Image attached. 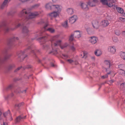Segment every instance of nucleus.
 I'll list each match as a JSON object with an SVG mask.
<instances>
[{
    "mask_svg": "<svg viewBox=\"0 0 125 125\" xmlns=\"http://www.w3.org/2000/svg\"><path fill=\"white\" fill-rule=\"evenodd\" d=\"M92 24L93 27L94 28L97 29L99 26L98 22L97 20L94 21L92 22Z\"/></svg>",
    "mask_w": 125,
    "mask_h": 125,
    "instance_id": "19",
    "label": "nucleus"
},
{
    "mask_svg": "<svg viewBox=\"0 0 125 125\" xmlns=\"http://www.w3.org/2000/svg\"><path fill=\"white\" fill-rule=\"evenodd\" d=\"M48 25V24H46L44 26L42 30L40 31L39 32V33L37 34L39 36L42 35L44 34L42 33L43 32L46 31H48L51 33H53L55 31V30L54 29L51 28H49L48 29L47 28H46Z\"/></svg>",
    "mask_w": 125,
    "mask_h": 125,
    "instance_id": "4",
    "label": "nucleus"
},
{
    "mask_svg": "<svg viewBox=\"0 0 125 125\" xmlns=\"http://www.w3.org/2000/svg\"><path fill=\"white\" fill-rule=\"evenodd\" d=\"M47 37L45 36V37H42L40 38V39L41 40V41H45V39L46 38H47Z\"/></svg>",
    "mask_w": 125,
    "mask_h": 125,
    "instance_id": "45",
    "label": "nucleus"
},
{
    "mask_svg": "<svg viewBox=\"0 0 125 125\" xmlns=\"http://www.w3.org/2000/svg\"><path fill=\"white\" fill-rule=\"evenodd\" d=\"M9 116L10 117V118H9V120L10 121L12 120V118L11 116V115H10V116Z\"/></svg>",
    "mask_w": 125,
    "mask_h": 125,
    "instance_id": "50",
    "label": "nucleus"
},
{
    "mask_svg": "<svg viewBox=\"0 0 125 125\" xmlns=\"http://www.w3.org/2000/svg\"><path fill=\"white\" fill-rule=\"evenodd\" d=\"M111 73V72H110L109 73H107V74L104 75H103L102 77V79H104L107 78L108 77V75L110 74Z\"/></svg>",
    "mask_w": 125,
    "mask_h": 125,
    "instance_id": "39",
    "label": "nucleus"
},
{
    "mask_svg": "<svg viewBox=\"0 0 125 125\" xmlns=\"http://www.w3.org/2000/svg\"><path fill=\"white\" fill-rule=\"evenodd\" d=\"M18 38L17 37H14L12 38H11L10 40V42H11L15 41L16 40H18Z\"/></svg>",
    "mask_w": 125,
    "mask_h": 125,
    "instance_id": "36",
    "label": "nucleus"
},
{
    "mask_svg": "<svg viewBox=\"0 0 125 125\" xmlns=\"http://www.w3.org/2000/svg\"><path fill=\"white\" fill-rule=\"evenodd\" d=\"M40 5V4H38L34 5L31 7V9H32L37 8Z\"/></svg>",
    "mask_w": 125,
    "mask_h": 125,
    "instance_id": "37",
    "label": "nucleus"
},
{
    "mask_svg": "<svg viewBox=\"0 0 125 125\" xmlns=\"http://www.w3.org/2000/svg\"><path fill=\"white\" fill-rule=\"evenodd\" d=\"M38 24L41 25H44V26L46 24L48 23L47 22H45L43 20L41 19L38 22Z\"/></svg>",
    "mask_w": 125,
    "mask_h": 125,
    "instance_id": "24",
    "label": "nucleus"
},
{
    "mask_svg": "<svg viewBox=\"0 0 125 125\" xmlns=\"http://www.w3.org/2000/svg\"><path fill=\"white\" fill-rule=\"evenodd\" d=\"M100 1L103 4L106 5L109 7L113 6L114 2L113 0H100Z\"/></svg>",
    "mask_w": 125,
    "mask_h": 125,
    "instance_id": "5",
    "label": "nucleus"
},
{
    "mask_svg": "<svg viewBox=\"0 0 125 125\" xmlns=\"http://www.w3.org/2000/svg\"><path fill=\"white\" fill-rule=\"evenodd\" d=\"M51 66H54V64H52V65H51Z\"/></svg>",
    "mask_w": 125,
    "mask_h": 125,
    "instance_id": "61",
    "label": "nucleus"
},
{
    "mask_svg": "<svg viewBox=\"0 0 125 125\" xmlns=\"http://www.w3.org/2000/svg\"><path fill=\"white\" fill-rule=\"evenodd\" d=\"M71 50L73 51H74L75 50V48L73 46H72L71 47Z\"/></svg>",
    "mask_w": 125,
    "mask_h": 125,
    "instance_id": "48",
    "label": "nucleus"
},
{
    "mask_svg": "<svg viewBox=\"0 0 125 125\" xmlns=\"http://www.w3.org/2000/svg\"><path fill=\"white\" fill-rule=\"evenodd\" d=\"M19 21L18 20H17L14 24V25L15 26V27L14 28L11 29V30H13L15 29L18 28L21 26V24L20 23H19L17 25H16L18 23Z\"/></svg>",
    "mask_w": 125,
    "mask_h": 125,
    "instance_id": "20",
    "label": "nucleus"
},
{
    "mask_svg": "<svg viewBox=\"0 0 125 125\" xmlns=\"http://www.w3.org/2000/svg\"><path fill=\"white\" fill-rule=\"evenodd\" d=\"M108 51L112 54H114L115 52L116 48L115 46H114L108 47Z\"/></svg>",
    "mask_w": 125,
    "mask_h": 125,
    "instance_id": "12",
    "label": "nucleus"
},
{
    "mask_svg": "<svg viewBox=\"0 0 125 125\" xmlns=\"http://www.w3.org/2000/svg\"><path fill=\"white\" fill-rule=\"evenodd\" d=\"M91 58L92 59H93V60H95V57L94 56H93L91 57Z\"/></svg>",
    "mask_w": 125,
    "mask_h": 125,
    "instance_id": "55",
    "label": "nucleus"
},
{
    "mask_svg": "<svg viewBox=\"0 0 125 125\" xmlns=\"http://www.w3.org/2000/svg\"><path fill=\"white\" fill-rule=\"evenodd\" d=\"M73 34H72L69 37V40L70 41H73V36H74Z\"/></svg>",
    "mask_w": 125,
    "mask_h": 125,
    "instance_id": "40",
    "label": "nucleus"
},
{
    "mask_svg": "<svg viewBox=\"0 0 125 125\" xmlns=\"http://www.w3.org/2000/svg\"><path fill=\"white\" fill-rule=\"evenodd\" d=\"M74 63H75V65H77V64H79V63L78 62L76 61H74Z\"/></svg>",
    "mask_w": 125,
    "mask_h": 125,
    "instance_id": "53",
    "label": "nucleus"
},
{
    "mask_svg": "<svg viewBox=\"0 0 125 125\" xmlns=\"http://www.w3.org/2000/svg\"><path fill=\"white\" fill-rule=\"evenodd\" d=\"M11 14V12H9L8 13V15H10Z\"/></svg>",
    "mask_w": 125,
    "mask_h": 125,
    "instance_id": "59",
    "label": "nucleus"
},
{
    "mask_svg": "<svg viewBox=\"0 0 125 125\" xmlns=\"http://www.w3.org/2000/svg\"><path fill=\"white\" fill-rule=\"evenodd\" d=\"M77 18V16L74 15L69 18V22L71 24L73 23L76 21Z\"/></svg>",
    "mask_w": 125,
    "mask_h": 125,
    "instance_id": "13",
    "label": "nucleus"
},
{
    "mask_svg": "<svg viewBox=\"0 0 125 125\" xmlns=\"http://www.w3.org/2000/svg\"><path fill=\"white\" fill-rule=\"evenodd\" d=\"M122 34L123 35L125 36V31L123 32Z\"/></svg>",
    "mask_w": 125,
    "mask_h": 125,
    "instance_id": "56",
    "label": "nucleus"
},
{
    "mask_svg": "<svg viewBox=\"0 0 125 125\" xmlns=\"http://www.w3.org/2000/svg\"><path fill=\"white\" fill-rule=\"evenodd\" d=\"M53 5L51 2H49L46 4L45 7L46 9L52 10Z\"/></svg>",
    "mask_w": 125,
    "mask_h": 125,
    "instance_id": "17",
    "label": "nucleus"
},
{
    "mask_svg": "<svg viewBox=\"0 0 125 125\" xmlns=\"http://www.w3.org/2000/svg\"><path fill=\"white\" fill-rule=\"evenodd\" d=\"M66 61L67 62L70 63H72L74 62L71 59L67 60H66Z\"/></svg>",
    "mask_w": 125,
    "mask_h": 125,
    "instance_id": "46",
    "label": "nucleus"
},
{
    "mask_svg": "<svg viewBox=\"0 0 125 125\" xmlns=\"http://www.w3.org/2000/svg\"><path fill=\"white\" fill-rule=\"evenodd\" d=\"M114 81L113 80H111L109 81V82L110 83H113L114 82Z\"/></svg>",
    "mask_w": 125,
    "mask_h": 125,
    "instance_id": "54",
    "label": "nucleus"
},
{
    "mask_svg": "<svg viewBox=\"0 0 125 125\" xmlns=\"http://www.w3.org/2000/svg\"><path fill=\"white\" fill-rule=\"evenodd\" d=\"M104 62L105 64L107 66H108L109 67V68H106V71H107L108 70V69H109L111 65L110 61L108 60H105L104 61Z\"/></svg>",
    "mask_w": 125,
    "mask_h": 125,
    "instance_id": "23",
    "label": "nucleus"
},
{
    "mask_svg": "<svg viewBox=\"0 0 125 125\" xmlns=\"http://www.w3.org/2000/svg\"><path fill=\"white\" fill-rule=\"evenodd\" d=\"M13 94H11V96H13Z\"/></svg>",
    "mask_w": 125,
    "mask_h": 125,
    "instance_id": "62",
    "label": "nucleus"
},
{
    "mask_svg": "<svg viewBox=\"0 0 125 125\" xmlns=\"http://www.w3.org/2000/svg\"><path fill=\"white\" fill-rule=\"evenodd\" d=\"M11 56L10 54H7L4 56L3 59H2L1 57H0V67L3 62L8 59Z\"/></svg>",
    "mask_w": 125,
    "mask_h": 125,
    "instance_id": "11",
    "label": "nucleus"
},
{
    "mask_svg": "<svg viewBox=\"0 0 125 125\" xmlns=\"http://www.w3.org/2000/svg\"><path fill=\"white\" fill-rule=\"evenodd\" d=\"M92 2H94L95 4L96 3H97L98 2L97 0H93V1H92Z\"/></svg>",
    "mask_w": 125,
    "mask_h": 125,
    "instance_id": "49",
    "label": "nucleus"
},
{
    "mask_svg": "<svg viewBox=\"0 0 125 125\" xmlns=\"http://www.w3.org/2000/svg\"><path fill=\"white\" fill-rule=\"evenodd\" d=\"M94 54L96 56H99L102 54V52L100 50H97L95 52Z\"/></svg>",
    "mask_w": 125,
    "mask_h": 125,
    "instance_id": "22",
    "label": "nucleus"
},
{
    "mask_svg": "<svg viewBox=\"0 0 125 125\" xmlns=\"http://www.w3.org/2000/svg\"><path fill=\"white\" fill-rule=\"evenodd\" d=\"M81 6L82 8L85 10H87L88 9V8L86 4L84 3H82L81 4Z\"/></svg>",
    "mask_w": 125,
    "mask_h": 125,
    "instance_id": "21",
    "label": "nucleus"
},
{
    "mask_svg": "<svg viewBox=\"0 0 125 125\" xmlns=\"http://www.w3.org/2000/svg\"><path fill=\"white\" fill-rule=\"evenodd\" d=\"M26 116H23L22 115H20L16 118L15 120L16 123L22 121L23 119H25L26 118Z\"/></svg>",
    "mask_w": 125,
    "mask_h": 125,
    "instance_id": "14",
    "label": "nucleus"
},
{
    "mask_svg": "<svg viewBox=\"0 0 125 125\" xmlns=\"http://www.w3.org/2000/svg\"><path fill=\"white\" fill-rule=\"evenodd\" d=\"M67 11L69 14H73V9L71 8H68L67 10Z\"/></svg>",
    "mask_w": 125,
    "mask_h": 125,
    "instance_id": "26",
    "label": "nucleus"
},
{
    "mask_svg": "<svg viewBox=\"0 0 125 125\" xmlns=\"http://www.w3.org/2000/svg\"><path fill=\"white\" fill-rule=\"evenodd\" d=\"M87 53L86 52H82L80 55L82 58H85L87 56Z\"/></svg>",
    "mask_w": 125,
    "mask_h": 125,
    "instance_id": "30",
    "label": "nucleus"
},
{
    "mask_svg": "<svg viewBox=\"0 0 125 125\" xmlns=\"http://www.w3.org/2000/svg\"><path fill=\"white\" fill-rule=\"evenodd\" d=\"M29 50H31V52L32 53H33L34 54H35V52L32 49L31 47H29L28 48L26 49H25L24 51L18 52L17 53L18 57H19L23 59L27 56H26L25 57H24V54L26 52Z\"/></svg>",
    "mask_w": 125,
    "mask_h": 125,
    "instance_id": "3",
    "label": "nucleus"
},
{
    "mask_svg": "<svg viewBox=\"0 0 125 125\" xmlns=\"http://www.w3.org/2000/svg\"><path fill=\"white\" fill-rule=\"evenodd\" d=\"M7 52V50L6 49H4L2 51V53L3 54H6Z\"/></svg>",
    "mask_w": 125,
    "mask_h": 125,
    "instance_id": "47",
    "label": "nucleus"
},
{
    "mask_svg": "<svg viewBox=\"0 0 125 125\" xmlns=\"http://www.w3.org/2000/svg\"><path fill=\"white\" fill-rule=\"evenodd\" d=\"M119 19L122 22L125 23V18H124L122 17H119Z\"/></svg>",
    "mask_w": 125,
    "mask_h": 125,
    "instance_id": "43",
    "label": "nucleus"
},
{
    "mask_svg": "<svg viewBox=\"0 0 125 125\" xmlns=\"http://www.w3.org/2000/svg\"><path fill=\"white\" fill-rule=\"evenodd\" d=\"M9 43H8V44H9Z\"/></svg>",
    "mask_w": 125,
    "mask_h": 125,
    "instance_id": "64",
    "label": "nucleus"
},
{
    "mask_svg": "<svg viewBox=\"0 0 125 125\" xmlns=\"http://www.w3.org/2000/svg\"><path fill=\"white\" fill-rule=\"evenodd\" d=\"M81 33L79 31H76L74 32V35L75 38H78L81 37Z\"/></svg>",
    "mask_w": 125,
    "mask_h": 125,
    "instance_id": "18",
    "label": "nucleus"
},
{
    "mask_svg": "<svg viewBox=\"0 0 125 125\" xmlns=\"http://www.w3.org/2000/svg\"><path fill=\"white\" fill-rule=\"evenodd\" d=\"M1 125H7V124L5 122H3V124Z\"/></svg>",
    "mask_w": 125,
    "mask_h": 125,
    "instance_id": "57",
    "label": "nucleus"
},
{
    "mask_svg": "<svg viewBox=\"0 0 125 125\" xmlns=\"http://www.w3.org/2000/svg\"><path fill=\"white\" fill-rule=\"evenodd\" d=\"M59 37V35H57L52 37L51 39V47L49 45L46 46V48L48 50L52 49V51L49 52V53L56 55L57 53V50L55 49L56 47L59 46L61 49H63L68 45V44L67 43H65L62 45H61L62 41L61 40H59L55 42L56 39Z\"/></svg>",
    "mask_w": 125,
    "mask_h": 125,
    "instance_id": "1",
    "label": "nucleus"
},
{
    "mask_svg": "<svg viewBox=\"0 0 125 125\" xmlns=\"http://www.w3.org/2000/svg\"><path fill=\"white\" fill-rule=\"evenodd\" d=\"M116 9L118 12L121 14L123 13L124 10L122 8L116 7Z\"/></svg>",
    "mask_w": 125,
    "mask_h": 125,
    "instance_id": "27",
    "label": "nucleus"
},
{
    "mask_svg": "<svg viewBox=\"0 0 125 125\" xmlns=\"http://www.w3.org/2000/svg\"><path fill=\"white\" fill-rule=\"evenodd\" d=\"M60 13L57 11H54L53 12L50 13L49 14V15L52 19L53 17L56 18L59 16Z\"/></svg>",
    "mask_w": 125,
    "mask_h": 125,
    "instance_id": "9",
    "label": "nucleus"
},
{
    "mask_svg": "<svg viewBox=\"0 0 125 125\" xmlns=\"http://www.w3.org/2000/svg\"><path fill=\"white\" fill-rule=\"evenodd\" d=\"M123 14H124V16H125V12H124V13H123Z\"/></svg>",
    "mask_w": 125,
    "mask_h": 125,
    "instance_id": "63",
    "label": "nucleus"
},
{
    "mask_svg": "<svg viewBox=\"0 0 125 125\" xmlns=\"http://www.w3.org/2000/svg\"><path fill=\"white\" fill-rule=\"evenodd\" d=\"M22 32L24 36L28 35L29 34V31L28 29V27L26 26H24L23 28Z\"/></svg>",
    "mask_w": 125,
    "mask_h": 125,
    "instance_id": "8",
    "label": "nucleus"
},
{
    "mask_svg": "<svg viewBox=\"0 0 125 125\" xmlns=\"http://www.w3.org/2000/svg\"><path fill=\"white\" fill-rule=\"evenodd\" d=\"M15 65L13 64H10L9 66L8 69L9 70H10L15 67Z\"/></svg>",
    "mask_w": 125,
    "mask_h": 125,
    "instance_id": "38",
    "label": "nucleus"
},
{
    "mask_svg": "<svg viewBox=\"0 0 125 125\" xmlns=\"http://www.w3.org/2000/svg\"><path fill=\"white\" fill-rule=\"evenodd\" d=\"M120 88L123 90H125V83H122L121 84Z\"/></svg>",
    "mask_w": 125,
    "mask_h": 125,
    "instance_id": "34",
    "label": "nucleus"
},
{
    "mask_svg": "<svg viewBox=\"0 0 125 125\" xmlns=\"http://www.w3.org/2000/svg\"><path fill=\"white\" fill-rule=\"evenodd\" d=\"M3 115L5 117H8L9 116H10V112L9 110H8L6 112L4 113Z\"/></svg>",
    "mask_w": 125,
    "mask_h": 125,
    "instance_id": "25",
    "label": "nucleus"
},
{
    "mask_svg": "<svg viewBox=\"0 0 125 125\" xmlns=\"http://www.w3.org/2000/svg\"><path fill=\"white\" fill-rule=\"evenodd\" d=\"M53 2H56L58 0H52Z\"/></svg>",
    "mask_w": 125,
    "mask_h": 125,
    "instance_id": "58",
    "label": "nucleus"
},
{
    "mask_svg": "<svg viewBox=\"0 0 125 125\" xmlns=\"http://www.w3.org/2000/svg\"><path fill=\"white\" fill-rule=\"evenodd\" d=\"M119 54L121 58L124 60H125V52H121Z\"/></svg>",
    "mask_w": 125,
    "mask_h": 125,
    "instance_id": "28",
    "label": "nucleus"
},
{
    "mask_svg": "<svg viewBox=\"0 0 125 125\" xmlns=\"http://www.w3.org/2000/svg\"><path fill=\"white\" fill-rule=\"evenodd\" d=\"M62 25L63 27L65 28H67L68 27L67 21H66L62 23Z\"/></svg>",
    "mask_w": 125,
    "mask_h": 125,
    "instance_id": "31",
    "label": "nucleus"
},
{
    "mask_svg": "<svg viewBox=\"0 0 125 125\" xmlns=\"http://www.w3.org/2000/svg\"><path fill=\"white\" fill-rule=\"evenodd\" d=\"M113 40L115 42H117L118 41V38L115 37H114L113 38Z\"/></svg>",
    "mask_w": 125,
    "mask_h": 125,
    "instance_id": "35",
    "label": "nucleus"
},
{
    "mask_svg": "<svg viewBox=\"0 0 125 125\" xmlns=\"http://www.w3.org/2000/svg\"><path fill=\"white\" fill-rule=\"evenodd\" d=\"M21 67H18V68H17V69H16V70H15V72H16V71H17V70H19L21 69Z\"/></svg>",
    "mask_w": 125,
    "mask_h": 125,
    "instance_id": "52",
    "label": "nucleus"
},
{
    "mask_svg": "<svg viewBox=\"0 0 125 125\" xmlns=\"http://www.w3.org/2000/svg\"><path fill=\"white\" fill-rule=\"evenodd\" d=\"M12 85H10L8 87V88L9 89H10L12 87Z\"/></svg>",
    "mask_w": 125,
    "mask_h": 125,
    "instance_id": "51",
    "label": "nucleus"
},
{
    "mask_svg": "<svg viewBox=\"0 0 125 125\" xmlns=\"http://www.w3.org/2000/svg\"><path fill=\"white\" fill-rule=\"evenodd\" d=\"M8 97V96L7 97H5V99H7V98Z\"/></svg>",
    "mask_w": 125,
    "mask_h": 125,
    "instance_id": "60",
    "label": "nucleus"
},
{
    "mask_svg": "<svg viewBox=\"0 0 125 125\" xmlns=\"http://www.w3.org/2000/svg\"><path fill=\"white\" fill-rule=\"evenodd\" d=\"M89 39V42L92 44H95L98 40V38L95 36L90 37Z\"/></svg>",
    "mask_w": 125,
    "mask_h": 125,
    "instance_id": "10",
    "label": "nucleus"
},
{
    "mask_svg": "<svg viewBox=\"0 0 125 125\" xmlns=\"http://www.w3.org/2000/svg\"><path fill=\"white\" fill-rule=\"evenodd\" d=\"M26 90H24L23 91H21L19 89L18 90H16L15 91V92L16 93H20V92H21L23 93H25L26 92Z\"/></svg>",
    "mask_w": 125,
    "mask_h": 125,
    "instance_id": "33",
    "label": "nucleus"
},
{
    "mask_svg": "<svg viewBox=\"0 0 125 125\" xmlns=\"http://www.w3.org/2000/svg\"><path fill=\"white\" fill-rule=\"evenodd\" d=\"M40 13V12L35 11L31 12L28 11L27 9H23L20 12L19 16L20 17H23L25 19H23L21 21L22 26L24 24L26 25L29 23V19H32L38 15Z\"/></svg>",
    "mask_w": 125,
    "mask_h": 125,
    "instance_id": "2",
    "label": "nucleus"
},
{
    "mask_svg": "<svg viewBox=\"0 0 125 125\" xmlns=\"http://www.w3.org/2000/svg\"><path fill=\"white\" fill-rule=\"evenodd\" d=\"M62 55L63 56L62 57L64 59H66L68 58V56L65 54H62Z\"/></svg>",
    "mask_w": 125,
    "mask_h": 125,
    "instance_id": "41",
    "label": "nucleus"
},
{
    "mask_svg": "<svg viewBox=\"0 0 125 125\" xmlns=\"http://www.w3.org/2000/svg\"><path fill=\"white\" fill-rule=\"evenodd\" d=\"M109 24L108 20H103L101 23V25L104 27H105L108 26Z\"/></svg>",
    "mask_w": 125,
    "mask_h": 125,
    "instance_id": "15",
    "label": "nucleus"
},
{
    "mask_svg": "<svg viewBox=\"0 0 125 125\" xmlns=\"http://www.w3.org/2000/svg\"><path fill=\"white\" fill-rule=\"evenodd\" d=\"M119 73L122 75V76L125 75V71L122 69H120L118 71Z\"/></svg>",
    "mask_w": 125,
    "mask_h": 125,
    "instance_id": "29",
    "label": "nucleus"
},
{
    "mask_svg": "<svg viewBox=\"0 0 125 125\" xmlns=\"http://www.w3.org/2000/svg\"><path fill=\"white\" fill-rule=\"evenodd\" d=\"M115 33L117 35H119L120 34V32L119 30H116L115 31Z\"/></svg>",
    "mask_w": 125,
    "mask_h": 125,
    "instance_id": "42",
    "label": "nucleus"
},
{
    "mask_svg": "<svg viewBox=\"0 0 125 125\" xmlns=\"http://www.w3.org/2000/svg\"><path fill=\"white\" fill-rule=\"evenodd\" d=\"M88 4L90 6L93 7L95 6L96 4L94 2L92 1H89L88 3Z\"/></svg>",
    "mask_w": 125,
    "mask_h": 125,
    "instance_id": "32",
    "label": "nucleus"
},
{
    "mask_svg": "<svg viewBox=\"0 0 125 125\" xmlns=\"http://www.w3.org/2000/svg\"><path fill=\"white\" fill-rule=\"evenodd\" d=\"M9 2L8 0H4L1 6V8L3 9L4 8L8 6Z\"/></svg>",
    "mask_w": 125,
    "mask_h": 125,
    "instance_id": "16",
    "label": "nucleus"
},
{
    "mask_svg": "<svg viewBox=\"0 0 125 125\" xmlns=\"http://www.w3.org/2000/svg\"><path fill=\"white\" fill-rule=\"evenodd\" d=\"M52 7V10H54L55 11L59 13H60L62 9V6L58 5H53Z\"/></svg>",
    "mask_w": 125,
    "mask_h": 125,
    "instance_id": "7",
    "label": "nucleus"
},
{
    "mask_svg": "<svg viewBox=\"0 0 125 125\" xmlns=\"http://www.w3.org/2000/svg\"><path fill=\"white\" fill-rule=\"evenodd\" d=\"M0 29L3 30L6 32H8L10 30L5 22H3L1 25H0ZM1 31V29H0V32Z\"/></svg>",
    "mask_w": 125,
    "mask_h": 125,
    "instance_id": "6",
    "label": "nucleus"
},
{
    "mask_svg": "<svg viewBox=\"0 0 125 125\" xmlns=\"http://www.w3.org/2000/svg\"><path fill=\"white\" fill-rule=\"evenodd\" d=\"M24 104V103L23 102L19 104H17L15 105L16 106L20 107L22 105Z\"/></svg>",
    "mask_w": 125,
    "mask_h": 125,
    "instance_id": "44",
    "label": "nucleus"
}]
</instances>
